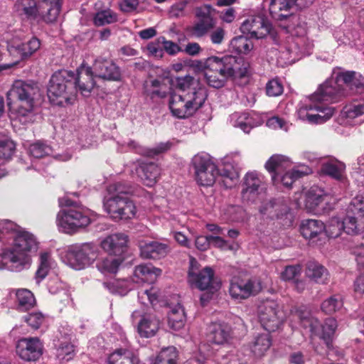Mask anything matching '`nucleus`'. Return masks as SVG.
I'll list each match as a JSON object with an SVG mask.
<instances>
[{"instance_id": "obj_1", "label": "nucleus", "mask_w": 364, "mask_h": 364, "mask_svg": "<svg viewBox=\"0 0 364 364\" xmlns=\"http://www.w3.org/2000/svg\"><path fill=\"white\" fill-rule=\"evenodd\" d=\"M77 72V77L73 71L67 70H60L52 75L47 90L51 104L60 107L73 104L77 88L83 96L90 95L94 87L91 67L82 63Z\"/></svg>"}, {"instance_id": "obj_2", "label": "nucleus", "mask_w": 364, "mask_h": 364, "mask_svg": "<svg viewBox=\"0 0 364 364\" xmlns=\"http://www.w3.org/2000/svg\"><path fill=\"white\" fill-rule=\"evenodd\" d=\"M240 161V154L232 152L221 159V167L213 161V158L206 152L196 154L191 160L194 170L195 179L202 186H211L217 177H221L223 183L227 188H232L239 179L236 166Z\"/></svg>"}, {"instance_id": "obj_3", "label": "nucleus", "mask_w": 364, "mask_h": 364, "mask_svg": "<svg viewBox=\"0 0 364 364\" xmlns=\"http://www.w3.org/2000/svg\"><path fill=\"white\" fill-rule=\"evenodd\" d=\"M207 96L205 88L198 79L188 75L178 77L176 91L170 94L169 109L176 117H188L203 106Z\"/></svg>"}, {"instance_id": "obj_4", "label": "nucleus", "mask_w": 364, "mask_h": 364, "mask_svg": "<svg viewBox=\"0 0 364 364\" xmlns=\"http://www.w3.org/2000/svg\"><path fill=\"white\" fill-rule=\"evenodd\" d=\"M40 95L38 85L31 80H16L8 94L10 118L23 124L34 120V99Z\"/></svg>"}, {"instance_id": "obj_5", "label": "nucleus", "mask_w": 364, "mask_h": 364, "mask_svg": "<svg viewBox=\"0 0 364 364\" xmlns=\"http://www.w3.org/2000/svg\"><path fill=\"white\" fill-rule=\"evenodd\" d=\"M38 243L35 236L28 231L18 228L12 236V242L3 250V257L9 264L8 268L14 272H21L29 268L31 255L36 252Z\"/></svg>"}, {"instance_id": "obj_6", "label": "nucleus", "mask_w": 364, "mask_h": 364, "mask_svg": "<svg viewBox=\"0 0 364 364\" xmlns=\"http://www.w3.org/2000/svg\"><path fill=\"white\" fill-rule=\"evenodd\" d=\"M108 196L103 200L105 210L114 220H128L136 215L134 203L126 195L134 193V188L123 182H117L107 187Z\"/></svg>"}, {"instance_id": "obj_7", "label": "nucleus", "mask_w": 364, "mask_h": 364, "mask_svg": "<svg viewBox=\"0 0 364 364\" xmlns=\"http://www.w3.org/2000/svg\"><path fill=\"white\" fill-rule=\"evenodd\" d=\"M336 87L324 86L320 89V101L337 102L340 98L351 94L364 93V76L352 70L340 68L333 70Z\"/></svg>"}, {"instance_id": "obj_8", "label": "nucleus", "mask_w": 364, "mask_h": 364, "mask_svg": "<svg viewBox=\"0 0 364 364\" xmlns=\"http://www.w3.org/2000/svg\"><path fill=\"white\" fill-rule=\"evenodd\" d=\"M204 67L206 82L214 88L223 87L229 77L244 73L237 59L232 55L210 56L205 60Z\"/></svg>"}, {"instance_id": "obj_9", "label": "nucleus", "mask_w": 364, "mask_h": 364, "mask_svg": "<svg viewBox=\"0 0 364 364\" xmlns=\"http://www.w3.org/2000/svg\"><path fill=\"white\" fill-rule=\"evenodd\" d=\"M59 205L65 207L56 216V225L60 232L73 235L86 228L92 219L86 212L76 207V203L68 197L58 199Z\"/></svg>"}, {"instance_id": "obj_10", "label": "nucleus", "mask_w": 364, "mask_h": 364, "mask_svg": "<svg viewBox=\"0 0 364 364\" xmlns=\"http://www.w3.org/2000/svg\"><path fill=\"white\" fill-rule=\"evenodd\" d=\"M97 257V247L92 242L73 244L60 252L63 262L75 270L89 267Z\"/></svg>"}, {"instance_id": "obj_11", "label": "nucleus", "mask_w": 364, "mask_h": 364, "mask_svg": "<svg viewBox=\"0 0 364 364\" xmlns=\"http://www.w3.org/2000/svg\"><path fill=\"white\" fill-rule=\"evenodd\" d=\"M188 280L191 287L200 290L217 289L220 287L215 281L213 269L205 267L200 269L198 262L193 257L190 259Z\"/></svg>"}, {"instance_id": "obj_12", "label": "nucleus", "mask_w": 364, "mask_h": 364, "mask_svg": "<svg viewBox=\"0 0 364 364\" xmlns=\"http://www.w3.org/2000/svg\"><path fill=\"white\" fill-rule=\"evenodd\" d=\"M258 316L264 329L274 332L281 326L284 314L276 301L267 299L259 305Z\"/></svg>"}, {"instance_id": "obj_13", "label": "nucleus", "mask_w": 364, "mask_h": 364, "mask_svg": "<svg viewBox=\"0 0 364 364\" xmlns=\"http://www.w3.org/2000/svg\"><path fill=\"white\" fill-rule=\"evenodd\" d=\"M40 47L41 42L36 37H32L28 41L23 43L16 42L8 43V52L15 58V60L11 63L0 65V71L14 67L20 60L33 55L40 48Z\"/></svg>"}, {"instance_id": "obj_14", "label": "nucleus", "mask_w": 364, "mask_h": 364, "mask_svg": "<svg viewBox=\"0 0 364 364\" xmlns=\"http://www.w3.org/2000/svg\"><path fill=\"white\" fill-rule=\"evenodd\" d=\"M261 289V284L256 279H242L239 277H233L230 280L229 294L232 299L240 301L256 295Z\"/></svg>"}, {"instance_id": "obj_15", "label": "nucleus", "mask_w": 364, "mask_h": 364, "mask_svg": "<svg viewBox=\"0 0 364 364\" xmlns=\"http://www.w3.org/2000/svg\"><path fill=\"white\" fill-rule=\"evenodd\" d=\"M314 0H271L269 11L272 18L282 21L292 14L294 8L301 9L313 3Z\"/></svg>"}, {"instance_id": "obj_16", "label": "nucleus", "mask_w": 364, "mask_h": 364, "mask_svg": "<svg viewBox=\"0 0 364 364\" xmlns=\"http://www.w3.org/2000/svg\"><path fill=\"white\" fill-rule=\"evenodd\" d=\"M264 184L262 175L256 171L248 172L244 177L242 198L247 202H255L264 193Z\"/></svg>"}, {"instance_id": "obj_17", "label": "nucleus", "mask_w": 364, "mask_h": 364, "mask_svg": "<svg viewBox=\"0 0 364 364\" xmlns=\"http://www.w3.org/2000/svg\"><path fill=\"white\" fill-rule=\"evenodd\" d=\"M337 328V321L333 317L326 318L321 325V338L328 349V358L334 362L330 364H341L337 362L343 357L342 352L335 348L332 344Z\"/></svg>"}, {"instance_id": "obj_18", "label": "nucleus", "mask_w": 364, "mask_h": 364, "mask_svg": "<svg viewBox=\"0 0 364 364\" xmlns=\"http://www.w3.org/2000/svg\"><path fill=\"white\" fill-rule=\"evenodd\" d=\"M296 114L299 119L309 124H318V92L306 96L298 105Z\"/></svg>"}, {"instance_id": "obj_19", "label": "nucleus", "mask_w": 364, "mask_h": 364, "mask_svg": "<svg viewBox=\"0 0 364 364\" xmlns=\"http://www.w3.org/2000/svg\"><path fill=\"white\" fill-rule=\"evenodd\" d=\"M92 70V68H91ZM94 72L92 70L93 77L108 81L119 82L122 80V73L120 68L112 60L105 59L102 57L97 58L93 63ZM95 82H94V85Z\"/></svg>"}, {"instance_id": "obj_20", "label": "nucleus", "mask_w": 364, "mask_h": 364, "mask_svg": "<svg viewBox=\"0 0 364 364\" xmlns=\"http://www.w3.org/2000/svg\"><path fill=\"white\" fill-rule=\"evenodd\" d=\"M133 322H137V331L140 336L150 338L154 336L159 328V320L154 315L139 310H135L132 314Z\"/></svg>"}, {"instance_id": "obj_21", "label": "nucleus", "mask_w": 364, "mask_h": 364, "mask_svg": "<svg viewBox=\"0 0 364 364\" xmlns=\"http://www.w3.org/2000/svg\"><path fill=\"white\" fill-rule=\"evenodd\" d=\"M240 29L242 33L259 39L270 33L272 25L261 16H252L242 22Z\"/></svg>"}, {"instance_id": "obj_22", "label": "nucleus", "mask_w": 364, "mask_h": 364, "mask_svg": "<svg viewBox=\"0 0 364 364\" xmlns=\"http://www.w3.org/2000/svg\"><path fill=\"white\" fill-rule=\"evenodd\" d=\"M43 343L38 338L20 339L16 347V354L26 361H34L43 354Z\"/></svg>"}, {"instance_id": "obj_23", "label": "nucleus", "mask_w": 364, "mask_h": 364, "mask_svg": "<svg viewBox=\"0 0 364 364\" xmlns=\"http://www.w3.org/2000/svg\"><path fill=\"white\" fill-rule=\"evenodd\" d=\"M128 236L124 233L111 234L100 242L102 249L110 255L120 256L127 250Z\"/></svg>"}, {"instance_id": "obj_24", "label": "nucleus", "mask_w": 364, "mask_h": 364, "mask_svg": "<svg viewBox=\"0 0 364 364\" xmlns=\"http://www.w3.org/2000/svg\"><path fill=\"white\" fill-rule=\"evenodd\" d=\"M311 168L304 164H299L291 170L282 173L279 175L273 174L272 181L275 186L282 183L284 187L291 188L298 179L311 173Z\"/></svg>"}, {"instance_id": "obj_25", "label": "nucleus", "mask_w": 364, "mask_h": 364, "mask_svg": "<svg viewBox=\"0 0 364 364\" xmlns=\"http://www.w3.org/2000/svg\"><path fill=\"white\" fill-rule=\"evenodd\" d=\"M320 173L337 181L345 178L346 165L333 157H320Z\"/></svg>"}, {"instance_id": "obj_26", "label": "nucleus", "mask_w": 364, "mask_h": 364, "mask_svg": "<svg viewBox=\"0 0 364 364\" xmlns=\"http://www.w3.org/2000/svg\"><path fill=\"white\" fill-rule=\"evenodd\" d=\"M10 296L15 300V308L19 311H28L36 304L33 294L27 289H12Z\"/></svg>"}, {"instance_id": "obj_27", "label": "nucleus", "mask_w": 364, "mask_h": 364, "mask_svg": "<svg viewBox=\"0 0 364 364\" xmlns=\"http://www.w3.org/2000/svg\"><path fill=\"white\" fill-rule=\"evenodd\" d=\"M161 274V270L151 264H141L135 267L132 280L136 284H151L156 280Z\"/></svg>"}, {"instance_id": "obj_28", "label": "nucleus", "mask_w": 364, "mask_h": 364, "mask_svg": "<svg viewBox=\"0 0 364 364\" xmlns=\"http://www.w3.org/2000/svg\"><path fill=\"white\" fill-rule=\"evenodd\" d=\"M141 181L146 186L156 184L161 174L160 167L155 163H142L136 169Z\"/></svg>"}, {"instance_id": "obj_29", "label": "nucleus", "mask_w": 364, "mask_h": 364, "mask_svg": "<svg viewBox=\"0 0 364 364\" xmlns=\"http://www.w3.org/2000/svg\"><path fill=\"white\" fill-rule=\"evenodd\" d=\"M169 252L166 244L151 241L140 245V255L144 259H160Z\"/></svg>"}, {"instance_id": "obj_30", "label": "nucleus", "mask_w": 364, "mask_h": 364, "mask_svg": "<svg viewBox=\"0 0 364 364\" xmlns=\"http://www.w3.org/2000/svg\"><path fill=\"white\" fill-rule=\"evenodd\" d=\"M14 11L21 16L38 21L40 11L36 0H17L14 4Z\"/></svg>"}, {"instance_id": "obj_31", "label": "nucleus", "mask_w": 364, "mask_h": 364, "mask_svg": "<svg viewBox=\"0 0 364 364\" xmlns=\"http://www.w3.org/2000/svg\"><path fill=\"white\" fill-rule=\"evenodd\" d=\"M230 327L224 322H213L209 326L208 339L210 342L223 345L230 337Z\"/></svg>"}, {"instance_id": "obj_32", "label": "nucleus", "mask_w": 364, "mask_h": 364, "mask_svg": "<svg viewBox=\"0 0 364 364\" xmlns=\"http://www.w3.org/2000/svg\"><path fill=\"white\" fill-rule=\"evenodd\" d=\"M60 333L62 335L63 341L58 340L55 343L56 347V356L58 359L62 360H69L74 355V346L70 343V337L72 335L71 329H68L63 334L62 331L59 330Z\"/></svg>"}, {"instance_id": "obj_33", "label": "nucleus", "mask_w": 364, "mask_h": 364, "mask_svg": "<svg viewBox=\"0 0 364 364\" xmlns=\"http://www.w3.org/2000/svg\"><path fill=\"white\" fill-rule=\"evenodd\" d=\"M292 164L290 159L284 155L274 154L272 156L265 164V168L271 174L279 175L289 168Z\"/></svg>"}, {"instance_id": "obj_34", "label": "nucleus", "mask_w": 364, "mask_h": 364, "mask_svg": "<svg viewBox=\"0 0 364 364\" xmlns=\"http://www.w3.org/2000/svg\"><path fill=\"white\" fill-rule=\"evenodd\" d=\"M139 360L134 353L125 348H117L108 357L107 364H139Z\"/></svg>"}, {"instance_id": "obj_35", "label": "nucleus", "mask_w": 364, "mask_h": 364, "mask_svg": "<svg viewBox=\"0 0 364 364\" xmlns=\"http://www.w3.org/2000/svg\"><path fill=\"white\" fill-rule=\"evenodd\" d=\"M296 315L300 319L302 326L306 329H309L311 339L312 341L316 339L318 336V320L311 316L310 311L305 306L299 307L296 311Z\"/></svg>"}, {"instance_id": "obj_36", "label": "nucleus", "mask_w": 364, "mask_h": 364, "mask_svg": "<svg viewBox=\"0 0 364 364\" xmlns=\"http://www.w3.org/2000/svg\"><path fill=\"white\" fill-rule=\"evenodd\" d=\"M230 119L233 127L240 128L246 134L250 133L253 127L259 124L247 112L234 113L231 115Z\"/></svg>"}, {"instance_id": "obj_37", "label": "nucleus", "mask_w": 364, "mask_h": 364, "mask_svg": "<svg viewBox=\"0 0 364 364\" xmlns=\"http://www.w3.org/2000/svg\"><path fill=\"white\" fill-rule=\"evenodd\" d=\"M186 322V316L183 306L177 304L173 307L168 314V324L170 328L173 331L181 329Z\"/></svg>"}, {"instance_id": "obj_38", "label": "nucleus", "mask_w": 364, "mask_h": 364, "mask_svg": "<svg viewBox=\"0 0 364 364\" xmlns=\"http://www.w3.org/2000/svg\"><path fill=\"white\" fill-rule=\"evenodd\" d=\"M272 345V339L269 333L259 334L255 337L250 348L257 357L264 355Z\"/></svg>"}, {"instance_id": "obj_39", "label": "nucleus", "mask_w": 364, "mask_h": 364, "mask_svg": "<svg viewBox=\"0 0 364 364\" xmlns=\"http://www.w3.org/2000/svg\"><path fill=\"white\" fill-rule=\"evenodd\" d=\"M252 41L244 36L233 38L230 43V49L237 54H249L253 49Z\"/></svg>"}, {"instance_id": "obj_40", "label": "nucleus", "mask_w": 364, "mask_h": 364, "mask_svg": "<svg viewBox=\"0 0 364 364\" xmlns=\"http://www.w3.org/2000/svg\"><path fill=\"white\" fill-rule=\"evenodd\" d=\"M121 262L122 261L119 259L105 257L97 260L96 267L103 274H115Z\"/></svg>"}, {"instance_id": "obj_41", "label": "nucleus", "mask_w": 364, "mask_h": 364, "mask_svg": "<svg viewBox=\"0 0 364 364\" xmlns=\"http://www.w3.org/2000/svg\"><path fill=\"white\" fill-rule=\"evenodd\" d=\"M15 150L14 143L9 139L0 141V165L5 164L11 157ZM4 168H0V178L6 176Z\"/></svg>"}, {"instance_id": "obj_42", "label": "nucleus", "mask_w": 364, "mask_h": 364, "mask_svg": "<svg viewBox=\"0 0 364 364\" xmlns=\"http://www.w3.org/2000/svg\"><path fill=\"white\" fill-rule=\"evenodd\" d=\"M178 351L173 346L163 348L156 356L153 364H177Z\"/></svg>"}, {"instance_id": "obj_43", "label": "nucleus", "mask_w": 364, "mask_h": 364, "mask_svg": "<svg viewBox=\"0 0 364 364\" xmlns=\"http://www.w3.org/2000/svg\"><path fill=\"white\" fill-rule=\"evenodd\" d=\"M300 231L306 240L313 242L314 239H317L318 235V221L314 219L303 220L300 226Z\"/></svg>"}, {"instance_id": "obj_44", "label": "nucleus", "mask_w": 364, "mask_h": 364, "mask_svg": "<svg viewBox=\"0 0 364 364\" xmlns=\"http://www.w3.org/2000/svg\"><path fill=\"white\" fill-rule=\"evenodd\" d=\"M43 3L46 4L49 8L45 15L40 14L38 21L42 20L47 23L55 22L61 10L62 1H43Z\"/></svg>"}, {"instance_id": "obj_45", "label": "nucleus", "mask_w": 364, "mask_h": 364, "mask_svg": "<svg viewBox=\"0 0 364 364\" xmlns=\"http://www.w3.org/2000/svg\"><path fill=\"white\" fill-rule=\"evenodd\" d=\"M104 285L112 294L120 296L126 295L132 289V284L127 279H115Z\"/></svg>"}, {"instance_id": "obj_46", "label": "nucleus", "mask_w": 364, "mask_h": 364, "mask_svg": "<svg viewBox=\"0 0 364 364\" xmlns=\"http://www.w3.org/2000/svg\"><path fill=\"white\" fill-rule=\"evenodd\" d=\"M352 213L356 216L348 215L341 221L343 231L348 235L358 233L359 228L364 226L362 218L357 213Z\"/></svg>"}, {"instance_id": "obj_47", "label": "nucleus", "mask_w": 364, "mask_h": 364, "mask_svg": "<svg viewBox=\"0 0 364 364\" xmlns=\"http://www.w3.org/2000/svg\"><path fill=\"white\" fill-rule=\"evenodd\" d=\"M214 26L213 20L209 16H205L196 22L191 28L192 34L196 38L205 36Z\"/></svg>"}, {"instance_id": "obj_48", "label": "nucleus", "mask_w": 364, "mask_h": 364, "mask_svg": "<svg viewBox=\"0 0 364 364\" xmlns=\"http://www.w3.org/2000/svg\"><path fill=\"white\" fill-rule=\"evenodd\" d=\"M52 265V259L49 253L43 252L40 255V264L36 273V280L37 284L47 276Z\"/></svg>"}, {"instance_id": "obj_49", "label": "nucleus", "mask_w": 364, "mask_h": 364, "mask_svg": "<svg viewBox=\"0 0 364 364\" xmlns=\"http://www.w3.org/2000/svg\"><path fill=\"white\" fill-rule=\"evenodd\" d=\"M138 300L145 306H148L149 304L154 306L158 301L157 290L153 287L149 289H140L138 291Z\"/></svg>"}, {"instance_id": "obj_50", "label": "nucleus", "mask_w": 364, "mask_h": 364, "mask_svg": "<svg viewBox=\"0 0 364 364\" xmlns=\"http://www.w3.org/2000/svg\"><path fill=\"white\" fill-rule=\"evenodd\" d=\"M318 186H314L305 193L304 205L306 209L311 213H316L318 205Z\"/></svg>"}, {"instance_id": "obj_51", "label": "nucleus", "mask_w": 364, "mask_h": 364, "mask_svg": "<svg viewBox=\"0 0 364 364\" xmlns=\"http://www.w3.org/2000/svg\"><path fill=\"white\" fill-rule=\"evenodd\" d=\"M28 151L33 157L40 159L50 156L53 153V149L46 143L37 141L30 145Z\"/></svg>"}, {"instance_id": "obj_52", "label": "nucleus", "mask_w": 364, "mask_h": 364, "mask_svg": "<svg viewBox=\"0 0 364 364\" xmlns=\"http://www.w3.org/2000/svg\"><path fill=\"white\" fill-rule=\"evenodd\" d=\"M343 306V301L338 295H333L324 300L321 304L323 311L331 314L340 310Z\"/></svg>"}, {"instance_id": "obj_53", "label": "nucleus", "mask_w": 364, "mask_h": 364, "mask_svg": "<svg viewBox=\"0 0 364 364\" xmlns=\"http://www.w3.org/2000/svg\"><path fill=\"white\" fill-rule=\"evenodd\" d=\"M23 320L31 328L36 330L46 323V316L40 311H36L24 316Z\"/></svg>"}, {"instance_id": "obj_54", "label": "nucleus", "mask_w": 364, "mask_h": 364, "mask_svg": "<svg viewBox=\"0 0 364 364\" xmlns=\"http://www.w3.org/2000/svg\"><path fill=\"white\" fill-rule=\"evenodd\" d=\"M323 230L328 237L335 238L338 237L341 231L343 230L341 221L337 218H332L324 225Z\"/></svg>"}, {"instance_id": "obj_55", "label": "nucleus", "mask_w": 364, "mask_h": 364, "mask_svg": "<svg viewBox=\"0 0 364 364\" xmlns=\"http://www.w3.org/2000/svg\"><path fill=\"white\" fill-rule=\"evenodd\" d=\"M117 21L116 14L111 10H103L97 12L94 18V23L97 26H104Z\"/></svg>"}, {"instance_id": "obj_56", "label": "nucleus", "mask_w": 364, "mask_h": 364, "mask_svg": "<svg viewBox=\"0 0 364 364\" xmlns=\"http://www.w3.org/2000/svg\"><path fill=\"white\" fill-rule=\"evenodd\" d=\"M47 285L49 292L52 294H61L66 296L69 295L67 285L57 277L50 279Z\"/></svg>"}, {"instance_id": "obj_57", "label": "nucleus", "mask_w": 364, "mask_h": 364, "mask_svg": "<svg viewBox=\"0 0 364 364\" xmlns=\"http://www.w3.org/2000/svg\"><path fill=\"white\" fill-rule=\"evenodd\" d=\"M320 206L323 212H328L332 210L336 203V198L330 193H325L320 189Z\"/></svg>"}, {"instance_id": "obj_58", "label": "nucleus", "mask_w": 364, "mask_h": 364, "mask_svg": "<svg viewBox=\"0 0 364 364\" xmlns=\"http://www.w3.org/2000/svg\"><path fill=\"white\" fill-rule=\"evenodd\" d=\"M343 112L349 119L362 116L364 114V102L346 106Z\"/></svg>"}, {"instance_id": "obj_59", "label": "nucleus", "mask_w": 364, "mask_h": 364, "mask_svg": "<svg viewBox=\"0 0 364 364\" xmlns=\"http://www.w3.org/2000/svg\"><path fill=\"white\" fill-rule=\"evenodd\" d=\"M146 50L150 57L161 58L164 55V48L160 37L156 41L150 42L146 46Z\"/></svg>"}, {"instance_id": "obj_60", "label": "nucleus", "mask_w": 364, "mask_h": 364, "mask_svg": "<svg viewBox=\"0 0 364 364\" xmlns=\"http://www.w3.org/2000/svg\"><path fill=\"white\" fill-rule=\"evenodd\" d=\"M266 92L270 97L279 96L283 92V86L278 79L270 80L266 85Z\"/></svg>"}, {"instance_id": "obj_61", "label": "nucleus", "mask_w": 364, "mask_h": 364, "mask_svg": "<svg viewBox=\"0 0 364 364\" xmlns=\"http://www.w3.org/2000/svg\"><path fill=\"white\" fill-rule=\"evenodd\" d=\"M349 210L358 214L362 218V223L364 224V198L363 196H356L352 200L349 205Z\"/></svg>"}, {"instance_id": "obj_62", "label": "nucleus", "mask_w": 364, "mask_h": 364, "mask_svg": "<svg viewBox=\"0 0 364 364\" xmlns=\"http://www.w3.org/2000/svg\"><path fill=\"white\" fill-rule=\"evenodd\" d=\"M301 268L299 265L287 266L281 274V278L284 281H293L301 274Z\"/></svg>"}, {"instance_id": "obj_63", "label": "nucleus", "mask_w": 364, "mask_h": 364, "mask_svg": "<svg viewBox=\"0 0 364 364\" xmlns=\"http://www.w3.org/2000/svg\"><path fill=\"white\" fill-rule=\"evenodd\" d=\"M173 143L168 141L158 144L154 148L147 149L144 154L150 157H154L161 153H164L171 149Z\"/></svg>"}, {"instance_id": "obj_64", "label": "nucleus", "mask_w": 364, "mask_h": 364, "mask_svg": "<svg viewBox=\"0 0 364 364\" xmlns=\"http://www.w3.org/2000/svg\"><path fill=\"white\" fill-rule=\"evenodd\" d=\"M266 125L272 129H282L287 131L289 129L288 123L283 119L279 117H272L267 119Z\"/></svg>"}]
</instances>
